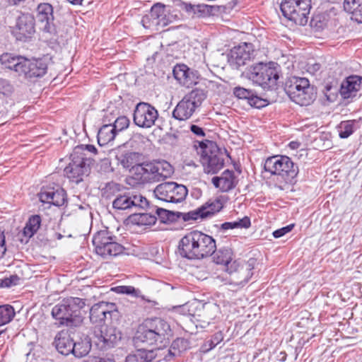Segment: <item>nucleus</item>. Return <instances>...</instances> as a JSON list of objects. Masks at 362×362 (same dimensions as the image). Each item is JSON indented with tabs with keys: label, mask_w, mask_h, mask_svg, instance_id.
<instances>
[{
	"label": "nucleus",
	"mask_w": 362,
	"mask_h": 362,
	"mask_svg": "<svg viewBox=\"0 0 362 362\" xmlns=\"http://www.w3.org/2000/svg\"><path fill=\"white\" fill-rule=\"evenodd\" d=\"M237 228H248L250 225V219L248 216H244L243 218L235 221Z\"/></svg>",
	"instance_id": "nucleus-59"
},
{
	"label": "nucleus",
	"mask_w": 362,
	"mask_h": 362,
	"mask_svg": "<svg viewBox=\"0 0 362 362\" xmlns=\"http://www.w3.org/2000/svg\"><path fill=\"white\" fill-rule=\"evenodd\" d=\"M159 349H138L135 353L129 354L125 362H152L158 357Z\"/></svg>",
	"instance_id": "nucleus-30"
},
{
	"label": "nucleus",
	"mask_w": 362,
	"mask_h": 362,
	"mask_svg": "<svg viewBox=\"0 0 362 362\" xmlns=\"http://www.w3.org/2000/svg\"><path fill=\"white\" fill-rule=\"evenodd\" d=\"M6 252V238L4 230L0 229V258H2Z\"/></svg>",
	"instance_id": "nucleus-61"
},
{
	"label": "nucleus",
	"mask_w": 362,
	"mask_h": 362,
	"mask_svg": "<svg viewBox=\"0 0 362 362\" xmlns=\"http://www.w3.org/2000/svg\"><path fill=\"white\" fill-rule=\"evenodd\" d=\"M189 128H190L191 132L194 135H196L197 136H201V137L205 136V132L202 127H200L197 125H195V124H191Z\"/></svg>",
	"instance_id": "nucleus-64"
},
{
	"label": "nucleus",
	"mask_w": 362,
	"mask_h": 362,
	"mask_svg": "<svg viewBox=\"0 0 362 362\" xmlns=\"http://www.w3.org/2000/svg\"><path fill=\"white\" fill-rule=\"evenodd\" d=\"M361 126V119L342 121L338 125L339 136L341 139L349 137Z\"/></svg>",
	"instance_id": "nucleus-35"
},
{
	"label": "nucleus",
	"mask_w": 362,
	"mask_h": 362,
	"mask_svg": "<svg viewBox=\"0 0 362 362\" xmlns=\"http://www.w3.org/2000/svg\"><path fill=\"white\" fill-rule=\"evenodd\" d=\"M35 33V18L30 13H22L16 20L13 34L16 39L25 41Z\"/></svg>",
	"instance_id": "nucleus-19"
},
{
	"label": "nucleus",
	"mask_w": 362,
	"mask_h": 362,
	"mask_svg": "<svg viewBox=\"0 0 362 362\" xmlns=\"http://www.w3.org/2000/svg\"><path fill=\"white\" fill-rule=\"evenodd\" d=\"M211 182L216 188L223 192H227L236 187L238 180L233 170H226L221 176L214 177Z\"/></svg>",
	"instance_id": "nucleus-25"
},
{
	"label": "nucleus",
	"mask_w": 362,
	"mask_h": 362,
	"mask_svg": "<svg viewBox=\"0 0 362 362\" xmlns=\"http://www.w3.org/2000/svg\"><path fill=\"white\" fill-rule=\"evenodd\" d=\"M311 7V0H283L280 4L283 16L299 25L307 24Z\"/></svg>",
	"instance_id": "nucleus-10"
},
{
	"label": "nucleus",
	"mask_w": 362,
	"mask_h": 362,
	"mask_svg": "<svg viewBox=\"0 0 362 362\" xmlns=\"http://www.w3.org/2000/svg\"><path fill=\"white\" fill-rule=\"evenodd\" d=\"M41 217L39 215H32L27 221L23 230V233L27 238L33 237L39 230L41 225Z\"/></svg>",
	"instance_id": "nucleus-37"
},
{
	"label": "nucleus",
	"mask_w": 362,
	"mask_h": 362,
	"mask_svg": "<svg viewBox=\"0 0 362 362\" xmlns=\"http://www.w3.org/2000/svg\"><path fill=\"white\" fill-rule=\"evenodd\" d=\"M324 20V16L321 15H315L311 18L310 25L313 27H315L318 29L322 28L325 25Z\"/></svg>",
	"instance_id": "nucleus-57"
},
{
	"label": "nucleus",
	"mask_w": 362,
	"mask_h": 362,
	"mask_svg": "<svg viewBox=\"0 0 362 362\" xmlns=\"http://www.w3.org/2000/svg\"><path fill=\"white\" fill-rule=\"evenodd\" d=\"M144 322L148 327L152 329L151 331L156 334V337L160 339V343H162L171 334V329L169 323L162 318H148Z\"/></svg>",
	"instance_id": "nucleus-26"
},
{
	"label": "nucleus",
	"mask_w": 362,
	"mask_h": 362,
	"mask_svg": "<svg viewBox=\"0 0 362 362\" xmlns=\"http://www.w3.org/2000/svg\"><path fill=\"white\" fill-rule=\"evenodd\" d=\"M199 76V75L197 71H194L189 68L187 74H185L184 76V81H181L180 84L183 86L189 88L192 86L197 83Z\"/></svg>",
	"instance_id": "nucleus-48"
},
{
	"label": "nucleus",
	"mask_w": 362,
	"mask_h": 362,
	"mask_svg": "<svg viewBox=\"0 0 362 362\" xmlns=\"http://www.w3.org/2000/svg\"><path fill=\"white\" fill-rule=\"evenodd\" d=\"M117 313L115 303L101 301L94 304L90 310V320L98 327L105 325V320Z\"/></svg>",
	"instance_id": "nucleus-17"
},
{
	"label": "nucleus",
	"mask_w": 362,
	"mask_h": 362,
	"mask_svg": "<svg viewBox=\"0 0 362 362\" xmlns=\"http://www.w3.org/2000/svg\"><path fill=\"white\" fill-rule=\"evenodd\" d=\"M196 108L183 98L173 111V117L177 120H187L192 117Z\"/></svg>",
	"instance_id": "nucleus-31"
},
{
	"label": "nucleus",
	"mask_w": 362,
	"mask_h": 362,
	"mask_svg": "<svg viewBox=\"0 0 362 362\" xmlns=\"http://www.w3.org/2000/svg\"><path fill=\"white\" fill-rule=\"evenodd\" d=\"M71 354L77 358H82L89 353L91 349V344L86 339L81 340L74 342V346H71Z\"/></svg>",
	"instance_id": "nucleus-41"
},
{
	"label": "nucleus",
	"mask_w": 362,
	"mask_h": 362,
	"mask_svg": "<svg viewBox=\"0 0 362 362\" xmlns=\"http://www.w3.org/2000/svg\"><path fill=\"white\" fill-rule=\"evenodd\" d=\"M189 348L190 341L188 339L178 337L173 340L170 349H158L160 351V352L158 353V356H163V360L170 361L174 356L187 351Z\"/></svg>",
	"instance_id": "nucleus-27"
},
{
	"label": "nucleus",
	"mask_w": 362,
	"mask_h": 362,
	"mask_svg": "<svg viewBox=\"0 0 362 362\" xmlns=\"http://www.w3.org/2000/svg\"><path fill=\"white\" fill-rule=\"evenodd\" d=\"M134 220L138 225L143 226H152L156 223L157 215L155 212V208L152 209L150 213H141L137 212L136 214H133Z\"/></svg>",
	"instance_id": "nucleus-38"
},
{
	"label": "nucleus",
	"mask_w": 362,
	"mask_h": 362,
	"mask_svg": "<svg viewBox=\"0 0 362 362\" xmlns=\"http://www.w3.org/2000/svg\"><path fill=\"white\" fill-rule=\"evenodd\" d=\"M243 75L264 89L273 88L279 78V66L274 62L256 63L247 67Z\"/></svg>",
	"instance_id": "nucleus-4"
},
{
	"label": "nucleus",
	"mask_w": 362,
	"mask_h": 362,
	"mask_svg": "<svg viewBox=\"0 0 362 362\" xmlns=\"http://www.w3.org/2000/svg\"><path fill=\"white\" fill-rule=\"evenodd\" d=\"M233 93L238 99L247 100L251 107L257 109L266 107L269 104L267 100L259 97L255 92L251 89L237 86L233 88Z\"/></svg>",
	"instance_id": "nucleus-24"
},
{
	"label": "nucleus",
	"mask_w": 362,
	"mask_h": 362,
	"mask_svg": "<svg viewBox=\"0 0 362 362\" xmlns=\"http://www.w3.org/2000/svg\"><path fill=\"white\" fill-rule=\"evenodd\" d=\"M326 99L329 103L335 102L339 94V87L336 81L327 83L322 90Z\"/></svg>",
	"instance_id": "nucleus-42"
},
{
	"label": "nucleus",
	"mask_w": 362,
	"mask_h": 362,
	"mask_svg": "<svg viewBox=\"0 0 362 362\" xmlns=\"http://www.w3.org/2000/svg\"><path fill=\"white\" fill-rule=\"evenodd\" d=\"M82 147H75L71 154V162L64 168L65 175L73 182L79 183L85 175L90 173V166L94 159L87 157L85 153L81 152Z\"/></svg>",
	"instance_id": "nucleus-9"
},
{
	"label": "nucleus",
	"mask_w": 362,
	"mask_h": 362,
	"mask_svg": "<svg viewBox=\"0 0 362 362\" xmlns=\"http://www.w3.org/2000/svg\"><path fill=\"white\" fill-rule=\"evenodd\" d=\"M37 19L42 25V29L44 32L54 33L56 30L54 23V11L53 6L48 3H40L37 9Z\"/></svg>",
	"instance_id": "nucleus-22"
},
{
	"label": "nucleus",
	"mask_w": 362,
	"mask_h": 362,
	"mask_svg": "<svg viewBox=\"0 0 362 362\" xmlns=\"http://www.w3.org/2000/svg\"><path fill=\"white\" fill-rule=\"evenodd\" d=\"M170 22L171 20L167 13L165 6L160 3L155 4L150 11L145 14L141 21L144 28L155 31H158Z\"/></svg>",
	"instance_id": "nucleus-14"
},
{
	"label": "nucleus",
	"mask_w": 362,
	"mask_h": 362,
	"mask_svg": "<svg viewBox=\"0 0 362 362\" xmlns=\"http://www.w3.org/2000/svg\"><path fill=\"white\" fill-rule=\"evenodd\" d=\"M216 346L211 343L210 339H206L200 346V351L204 354H206L212 350Z\"/></svg>",
	"instance_id": "nucleus-62"
},
{
	"label": "nucleus",
	"mask_w": 362,
	"mask_h": 362,
	"mask_svg": "<svg viewBox=\"0 0 362 362\" xmlns=\"http://www.w3.org/2000/svg\"><path fill=\"white\" fill-rule=\"evenodd\" d=\"M117 117H119V111L115 107H108L107 110H105V113L103 116V123H112Z\"/></svg>",
	"instance_id": "nucleus-50"
},
{
	"label": "nucleus",
	"mask_w": 362,
	"mask_h": 362,
	"mask_svg": "<svg viewBox=\"0 0 362 362\" xmlns=\"http://www.w3.org/2000/svg\"><path fill=\"white\" fill-rule=\"evenodd\" d=\"M127 187L123 185L111 181L107 182L101 189L103 197L105 199H111L114 197H117L118 195L121 194Z\"/></svg>",
	"instance_id": "nucleus-36"
},
{
	"label": "nucleus",
	"mask_w": 362,
	"mask_h": 362,
	"mask_svg": "<svg viewBox=\"0 0 362 362\" xmlns=\"http://www.w3.org/2000/svg\"><path fill=\"white\" fill-rule=\"evenodd\" d=\"M233 258V251L229 247L220 248L214 256V262L218 264L226 265Z\"/></svg>",
	"instance_id": "nucleus-44"
},
{
	"label": "nucleus",
	"mask_w": 362,
	"mask_h": 362,
	"mask_svg": "<svg viewBox=\"0 0 362 362\" xmlns=\"http://www.w3.org/2000/svg\"><path fill=\"white\" fill-rule=\"evenodd\" d=\"M140 154L135 152H128L117 156L118 163L124 168L129 169L133 177H134V168L140 165Z\"/></svg>",
	"instance_id": "nucleus-32"
},
{
	"label": "nucleus",
	"mask_w": 362,
	"mask_h": 362,
	"mask_svg": "<svg viewBox=\"0 0 362 362\" xmlns=\"http://www.w3.org/2000/svg\"><path fill=\"white\" fill-rule=\"evenodd\" d=\"M344 9L353 21L362 23V0H344Z\"/></svg>",
	"instance_id": "nucleus-33"
},
{
	"label": "nucleus",
	"mask_w": 362,
	"mask_h": 362,
	"mask_svg": "<svg viewBox=\"0 0 362 362\" xmlns=\"http://www.w3.org/2000/svg\"><path fill=\"white\" fill-rule=\"evenodd\" d=\"M264 169L286 184L295 183L298 174V165L286 156L276 155L267 158L264 163Z\"/></svg>",
	"instance_id": "nucleus-6"
},
{
	"label": "nucleus",
	"mask_w": 362,
	"mask_h": 362,
	"mask_svg": "<svg viewBox=\"0 0 362 362\" xmlns=\"http://www.w3.org/2000/svg\"><path fill=\"white\" fill-rule=\"evenodd\" d=\"M216 250L215 240L199 230H193L181 238L178 252L188 259H202L214 255Z\"/></svg>",
	"instance_id": "nucleus-2"
},
{
	"label": "nucleus",
	"mask_w": 362,
	"mask_h": 362,
	"mask_svg": "<svg viewBox=\"0 0 362 362\" xmlns=\"http://www.w3.org/2000/svg\"><path fill=\"white\" fill-rule=\"evenodd\" d=\"M13 90V87L8 80L0 78V93L8 95L11 94Z\"/></svg>",
	"instance_id": "nucleus-55"
},
{
	"label": "nucleus",
	"mask_w": 362,
	"mask_h": 362,
	"mask_svg": "<svg viewBox=\"0 0 362 362\" xmlns=\"http://www.w3.org/2000/svg\"><path fill=\"white\" fill-rule=\"evenodd\" d=\"M255 263L256 260L251 258L244 265H242L240 271L241 274L244 276V278L238 283V284L245 285L248 282L253 274L252 271L255 267Z\"/></svg>",
	"instance_id": "nucleus-46"
},
{
	"label": "nucleus",
	"mask_w": 362,
	"mask_h": 362,
	"mask_svg": "<svg viewBox=\"0 0 362 362\" xmlns=\"http://www.w3.org/2000/svg\"><path fill=\"white\" fill-rule=\"evenodd\" d=\"M148 206V202L141 194L125 189L112 201V208L119 211H126L132 215L136 214Z\"/></svg>",
	"instance_id": "nucleus-12"
},
{
	"label": "nucleus",
	"mask_w": 362,
	"mask_h": 362,
	"mask_svg": "<svg viewBox=\"0 0 362 362\" xmlns=\"http://www.w3.org/2000/svg\"><path fill=\"white\" fill-rule=\"evenodd\" d=\"M212 344H214L216 346L220 344L223 339V334L222 332H216L213 334L209 339Z\"/></svg>",
	"instance_id": "nucleus-63"
},
{
	"label": "nucleus",
	"mask_w": 362,
	"mask_h": 362,
	"mask_svg": "<svg viewBox=\"0 0 362 362\" xmlns=\"http://www.w3.org/2000/svg\"><path fill=\"white\" fill-rule=\"evenodd\" d=\"M16 315L14 308L10 305H0V327L9 323Z\"/></svg>",
	"instance_id": "nucleus-45"
},
{
	"label": "nucleus",
	"mask_w": 362,
	"mask_h": 362,
	"mask_svg": "<svg viewBox=\"0 0 362 362\" xmlns=\"http://www.w3.org/2000/svg\"><path fill=\"white\" fill-rule=\"evenodd\" d=\"M200 160L207 174H216L224 166V156L215 143L200 142Z\"/></svg>",
	"instance_id": "nucleus-11"
},
{
	"label": "nucleus",
	"mask_w": 362,
	"mask_h": 362,
	"mask_svg": "<svg viewBox=\"0 0 362 362\" xmlns=\"http://www.w3.org/2000/svg\"><path fill=\"white\" fill-rule=\"evenodd\" d=\"M225 267L226 272L229 274L238 272L241 274L240 268L242 265H240V262L238 260H230L228 264L227 263Z\"/></svg>",
	"instance_id": "nucleus-54"
},
{
	"label": "nucleus",
	"mask_w": 362,
	"mask_h": 362,
	"mask_svg": "<svg viewBox=\"0 0 362 362\" xmlns=\"http://www.w3.org/2000/svg\"><path fill=\"white\" fill-rule=\"evenodd\" d=\"M197 109L206 98V93L202 89H194L185 97Z\"/></svg>",
	"instance_id": "nucleus-40"
},
{
	"label": "nucleus",
	"mask_w": 362,
	"mask_h": 362,
	"mask_svg": "<svg viewBox=\"0 0 362 362\" xmlns=\"http://www.w3.org/2000/svg\"><path fill=\"white\" fill-rule=\"evenodd\" d=\"M53 344L59 353L67 356L71 353L74 340L68 330H62L56 334Z\"/></svg>",
	"instance_id": "nucleus-28"
},
{
	"label": "nucleus",
	"mask_w": 362,
	"mask_h": 362,
	"mask_svg": "<svg viewBox=\"0 0 362 362\" xmlns=\"http://www.w3.org/2000/svg\"><path fill=\"white\" fill-rule=\"evenodd\" d=\"M158 117V110L147 103H138L134 112V122L142 128H150L155 124Z\"/></svg>",
	"instance_id": "nucleus-16"
},
{
	"label": "nucleus",
	"mask_w": 362,
	"mask_h": 362,
	"mask_svg": "<svg viewBox=\"0 0 362 362\" xmlns=\"http://www.w3.org/2000/svg\"><path fill=\"white\" fill-rule=\"evenodd\" d=\"M100 163L99 165L98 170L100 173H112L113 171V168L111 165V162L109 158H100Z\"/></svg>",
	"instance_id": "nucleus-56"
},
{
	"label": "nucleus",
	"mask_w": 362,
	"mask_h": 362,
	"mask_svg": "<svg viewBox=\"0 0 362 362\" xmlns=\"http://www.w3.org/2000/svg\"><path fill=\"white\" fill-rule=\"evenodd\" d=\"M134 179L138 183H152L160 182L171 176L173 167L166 160L142 163L134 168Z\"/></svg>",
	"instance_id": "nucleus-5"
},
{
	"label": "nucleus",
	"mask_w": 362,
	"mask_h": 362,
	"mask_svg": "<svg viewBox=\"0 0 362 362\" xmlns=\"http://www.w3.org/2000/svg\"><path fill=\"white\" fill-rule=\"evenodd\" d=\"M284 90L292 101L301 106L309 105L315 99L313 87L305 78H290L285 83Z\"/></svg>",
	"instance_id": "nucleus-7"
},
{
	"label": "nucleus",
	"mask_w": 362,
	"mask_h": 362,
	"mask_svg": "<svg viewBox=\"0 0 362 362\" xmlns=\"http://www.w3.org/2000/svg\"><path fill=\"white\" fill-rule=\"evenodd\" d=\"M293 226V224H290L281 228L277 229L273 232V235L275 238H279L291 231Z\"/></svg>",
	"instance_id": "nucleus-58"
},
{
	"label": "nucleus",
	"mask_w": 362,
	"mask_h": 362,
	"mask_svg": "<svg viewBox=\"0 0 362 362\" xmlns=\"http://www.w3.org/2000/svg\"><path fill=\"white\" fill-rule=\"evenodd\" d=\"M21 278L17 274L10 275L0 281V288H11L20 284Z\"/></svg>",
	"instance_id": "nucleus-51"
},
{
	"label": "nucleus",
	"mask_w": 362,
	"mask_h": 362,
	"mask_svg": "<svg viewBox=\"0 0 362 362\" xmlns=\"http://www.w3.org/2000/svg\"><path fill=\"white\" fill-rule=\"evenodd\" d=\"M204 218H207L219 212L222 208L223 204L220 200L215 199L212 202H209L201 206Z\"/></svg>",
	"instance_id": "nucleus-43"
},
{
	"label": "nucleus",
	"mask_w": 362,
	"mask_h": 362,
	"mask_svg": "<svg viewBox=\"0 0 362 362\" xmlns=\"http://www.w3.org/2000/svg\"><path fill=\"white\" fill-rule=\"evenodd\" d=\"M362 86V77L351 75L346 77L339 86V95L344 100L352 101L360 91Z\"/></svg>",
	"instance_id": "nucleus-20"
},
{
	"label": "nucleus",
	"mask_w": 362,
	"mask_h": 362,
	"mask_svg": "<svg viewBox=\"0 0 362 362\" xmlns=\"http://www.w3.org/2000/svg\"><path fill=\"white\" fill-rule=\"evenodd\" d=\"M94 337L98 339L97 343L103 344V348L112 346L121 338L120 333L115 327L105 325L95 327Z\"/></svg>",
	"instance_id": "nucleus-23"
},
{
	"label": "nucleus",
	"mask_w": 362,
	"mask_h": 362,
	"mask_svg": "<svg viewBox=\"0 0 362 362\" xmlns=\"http://www.w3.org/2000/svg\"><path fill=\"white\" fill-rule=\"evenodd\" d=\"M151 330L144 322L137 329L134 338V343L136 344L142 343L146 345H155L160 343V339Z\"/></svg>",
	"instance_id": "nucleus-29"
},
{
	"label": "nucleus",
	"mask_w": 362,
	"mask_h": 362,
	"mask_svg": "<svg viewBox=\"0 0 362 362\" xmlns=\"http://www.w3.org/2000/svg\"><path fill=\"white\" fill-rule=\"evenodd\" d=\"M116 290L119 293L127 294L133 297H139L141 291L135 288L132 286H121L116 288Z\"/></svg>",
	"instance_id": "nucleus-53"
},
{
	"label": "nucleus",
	"mask_w": 362,
	"mask_h": 362,
	"mask_svg": "<svg viewBox=\"0 0 362 362\" xmlns=\"http://www.w3.org/2000/svg\"><path fill=\"white\" fill-rule=\"evenodd\" d=\"M254 55L253 45L251 43L243 42L235 46L230 52L228 62L233 69H239L250 62Z\"/></svg>",
	"instance_id": "nucleus-18"
},
{
	"label": "nucleus",
	"mask_w": 362,
	"mask_h": 362,
	"mask_svg": "<svg viewBox=\"0 0 362 362\" xmlns=\"http://www.w3.org/2000/svg\"><path fill=\"white\" fill-rule=\"evenodd\" d=\"M183 309L187 310L189 315L194 317H197V320L203 322L204 325L201 326L205 327L215 318V313L218 310V306L210 303H203L199 300H194L185 304Z\"/></svg>",
	"instance_id": "nucleus-15"
},
{
	"label": "nucleus",
	"mask_w": 362,
	"mask_h": 362,
	"mask_svg": "<svg viewBox=\"0 0 362 362\" xmlns=\"http://www.w3.org/2000/svg\"><path fill=\"white\" fill-rule=\"evenodd\" d=\"M178 214L179 219L182 218L185 222L204 218L202 207H199L195 210L187 213L178 212Z\"/></svg>",
	"instance_id": "nucleus-47"
},
{
	"label": "nucleus",
	"mask_w": 362,
	"mask_h": 362,
	"mask_svg": "<svg viewBox=\"0 0 362 362\" xmlns=\"http://www.w3.org/2000/svg\"><path fill=\"white\" fill-rule=\"evenodd\" d=\"M111 124L115 129V132L117 134L129 127V119L125 116H119Z\"/></svg>",
	"instance_id": "nucleus-49"
},
{
	"label": "nucleus",
	"mask_w": 362,
	"mask_h": 362,
	"mask_svg": "<svg viewBox=\"0 0 362 362\" xmlns=\"http://www.w3.org/2000/svg\"><path fill=\"white\" fill-rule=\"evenodd\" d=\"M97 255L107 259L123 253L124 247L117 243V237L107 228L96 232L92 239Z\"/></svg>",
	"instance_id": "nucleus-8"
},
{
	"label": "nucleus",
	"mask_w": 362,
	"mask_h": 362,
	"mask_svg": "<svg viewBox=\"0 0 362 362\" xmlns=\"http://www.w3.org/2000/svg\"><path fill=\"white\" fill-rule=\"evenodd\" d=\"M189 67L184 64H177L174 66L173 72L175 78L180 83L181 81H184L185 74H187Z\"/></svg>",
	"instance_id": "nucleus-52"
},
{
	"label": "nucleus",
	"mask_w": 362,
	"mask_h": 362,
	"mask_svg": "<svg viewBox=\"0 0 362 362\" xmlns=\"http://www.w3.org/2000/svg\"><path fill=\"white\" fill-rule=\"evenodd\" d=\"M117 134L115 129L112 127L111 123H103L98 132V143L101 146H105L112 141Z\"/></svg>",
	"instance_id": "nucleus-34"
},
{
	"label": "nucleus",
	"mask_w": 362,
	"mask_h": 362,
	"mask_svg": "<svg viewBox=\"0 0 362 362\" xmlns=\"http://www.w3.org/2000/svg\"><path fill=\"white\" fill-rule=\"evenodd\" d=\"M49 61L47 57L28 59L11 53H4L0 57V62L5 69L28 81L43 77L47 72Z\"/></svg>",
	"instance_id": "nucleus-1"
},
{
	"label": "nucleus",
	"mask_w": 362,
	"mask_h": 362,
	"mask_svg": "<svg viewBox=\"0 0 362 362\" xmlns=\"http://www.w3.org/2000/svg\"><path fill=\"white\" fill-rule=\"evenodd\" d=\"M182 8L189 13H196L201 11V6L192 4L183 3Z\"/></svg>",
	"instance_id": "nucleus-60"
},
{
	"label": "nucleus",
	"mask_w": 362,
	"mask_h": 362,
	"mask_svg": "<svg viewBox=\"0 0 362 362\" xmlns=\"http://www.w3.org/2000/svg\"><path fill=\"white\" fill-rule=\"evenodd\" d=\"M155 212L161 223H173L179 220V214L177 212H174L163 208L155 206Z\"/></svg>",
	"instance_id": "nucleus-39"
},
{
	"label": "nucleus",
	"mask_w": 362,
	"mask_h": 362,
	"mask_svg": "<svg viewBox=\"0 0 362 362\" xmlns=\"http://www.w3.org/2000/svg\"><path fill=\"white\" fill-rule=\"evenodd\" d=\"M39 199L42 203L61 206L66 202V192L59 186L43 187L39 193Z\"/></svg>",
	"instance_id": "nucleus-21"
},
{
	"label": "nucleus",
	"mask_w": 362,
	"mask_h": 362,
	"mask_svg": "<svg viewBox=\"0 0 362 362\" xmlns=\"http://www.w3.org/2000/svg\"><path fill=\"white\" fill-rule=\"evenodd\" d=\"M85 305L84 299L66 298L52 308V315L61 325L76 327L82 322L81 310Z\"/></svg>",
	"instance_id": "nucleus-3"
},
{
	"label": "nucleus",
	"mask_w": 362,
	"mask_h": 362,
	"mask_svg": "<svg viewBox=\"0 0 362 362\" xmlns=\"http://www.w3.org/2000/svg\"><path fill=\"white\" fill-rule=\"evenodd\" d=\"M159 200L169 203H180L188 194L187 187L175 182H165L159 184L153 191Z\"/></svg>",
	"instance_id": "nucleus-13"
}]
</instances>
